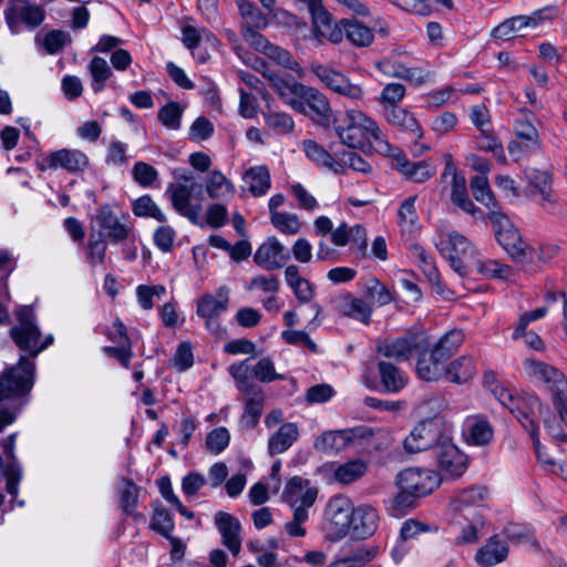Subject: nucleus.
Returning a JSON list of instances; mask_svg holds the SVG:
<instances>
[{
	"label": "nucleus",
	"mask_w": 567,
	"mask_h": 567,
	"mask_svg": "<svg viewBox=\"0 0 567 567\" xmlns=\"http://www.w3.org/2000/svg\"><path fill=\"white\" fill-rule=\"evenodd\" d=\"M255 68L260 70L262 75L270 81L271 87L293 111L308 114L320 125L328 126L331 121L332 110L328 97L313 86L305 85L295 80L288 81L277 73L270 71L264 60L256 59Z\"/></svg>",
	"instance_id": "1"
},
{
	"label": "nucleus",
	"mask_w": 567,
	"mask_h": 567,
	"mask_svg": "<svg viewBox=\"0 0 567 567\" xmlns=\"http://www.w3.org/2000/svg\"><path fill=\"white\" fill-rule=\"evenodd\" d=\"M334 131L341 144L350 148L370 146L382 155L393 151V145L384 137L378 123L360 111H347L342 118L336 120Z\"/></svg>",
	"instance_id": "2"
},
{
	"label": "nucleus",
	"mask_w": 567,
	"mask_h": 567,
	"mask_svg": "<svg viewBox=\"0 0 567 567\" xmlns=\"http://www.w3.org/2000/svg\"><path fill=\"white\" fill-rule=\"evenodd\" d=\"M492 393L529 433L535 453L540 457L537 417L542 416L544 413L548 414V408L542 403L535 393H517L515 390L502 383H495V385L492 386Z\"/></svg>",
	"instance_id": "3"
},
{
	"label": "nucleus",
	"mask_w": 567,
	"mask_h": 567,
	"mask_svg": "<svg viewBox=\"0 0 567 567\" xmlns=\"http://www.w3.org/2000/svg\"><path fill=\"white\" fill-rule=\"evenodd\" d=\"M494 236L498 245L508 254L517 265L530 257V246L523 239L519 230L501 209H491L487 213Z\"/></svg>",
	"instance_id": "4"
},
{
	"label": "nucleus",
	"mask_w": 567,
	"mask_h": 567,
	"mask_svg": "<svg viewBox=\"0 0 567 567\" xmlns=\"http://www.w3.org/2000/svg\"><path fill=\"white\" fill-rule=\"evenodd\" d=\"M436 247L456 274L467 276V268L475 261L476 250L465 236L452 231Z\"/></svg>",
	"instance_id": "5"
},
{
	"label": "nucleus",
	"mask_w": 567,
	"mask_h": 567,
	"mask_svg": "<svg viewBox=\"0 0 567 567\" xmlns=\"http://www.w3.org/2000/svg\"><path fill=\"white\" fill-rule=\"evenodd\" d=\"M34 362L21 355L17 365L6 370L0 377V402L18 398L29 392L33 385Z\"/></svg>",
	"instance_id": "6"
},
{
	"label": "nucleus",
	"mask_w": 567,
	"mask_h": 567,
	"mask_svg": "<svg viewBox=\"0 0 567 567\" xmlns=\"http://www.w3.org/2000/svg\"><path fill=\"white\" fill-rule=\"evenodd\" d=\"M352 518V502L341 495L331 497L324 509L323 528L327 537L332 542L346 537L351 529Z\"/></svg>",
	"instance_id": "7"
},
{
	"label": "nucleus",
	"mask_w": 567,
	"mask_h": 567,
	"mask_svg": "<svg viewBox=\"0 0 567 567\" xmlns=\"http://www.w3.org/2000/svg\"><path fill=\"white\" fill-rule=\"evenodd\" d=\"M449 432L437 419L420 421L404 439L403 446L409 453L435 450L441 441L446 440Z\"/></svg>",
	"instance_id": "8"
},
{
	"label": "nucleus",
	"mask_w": 567,
	"mask_h": 567,
	"mask_svg": "<svg viewBox=\"0 0 567 567\" xmlns=\"http://www.w3.org/2000/svg\"><path fill=\"white\" fill-rule=\"evenodd\" d=\"M18 324L10 329V337L17 344V347L30 354V359L37 357L34 350H37L39 339L41 338V331L37 324L35 313L30 306H19L14 310Z\"/></svg>",
	"instance_id": "9"
},
{
	"label": "nucleus",
	"mask_w": 567,
	"mask_h": 567,
	"mask_svg": "<svg viewBox=\"0 0 567 567\" xmlns=\"http://www.w3.org/2000/svg\"><path fill=\"white\" fill-rule=\"evenodd\" d=\"M310 71L322 85L332 92L353 102L363 100L364 91L361 85L352 83L346 74L336 70L331 65L313 61L310 63Z\"/></svg>",
	"instance_id": "10"
},
{
	"label": "nucleus",
	"mask_w": 567,
	"mask_h": 567,
	"mask_svg": "<svg viewBox=\"0 0 567 567\" xmlns=\"http://www.w3.org/2000/svg\"><path fill=\"white\" fill-rule=\"evenodd\" d=\"M230 289L227 286L217 288L216 293H204L196 305V315L205 322V328L213 332L221 331L220 315L228 310Z\"/></svg>",
	"instance_id": "11"
},
{
	"label": "nucleus",
	"mask_w": 567,
	"mask_h": 567,
	"mask_svg": "<svg viewBox=\"0 0 567 567\" xmlns=\"http://www.w3.org/2000/svg\"><path fill=\"white\" fill-rule=\"evenodd\" d=\"M126 215L121 217L109 205H102L96 209L94 220L97 226L95 234H101L111 244H121L130 238L134 229L132 225L126 224L123 219Z\"/></svg>",
	"instance_id": "12"
},
{
	"label": "nucleus",
	"mask_w": 567,
	"mask_h": 567,
	"mask_svg": "<svg viewBox=\"0 0 567 567\" xmlns=\"http://www.w3.org/2000/svg\"><path fill=\"white\" fill-rule=\"evenodd\" d=\"M196 188L202 189V186L197 183H169L165 189V196L168 197L176 213L187 218L192 224L203 227L204 224L200 220L202 206L192 204V195Z\"/></svg>",
	"instance_id": "13"
},
{
	"label": "nucleus",
	"mask_w": 567,
	"mask_h": 567,
	"mask_svg": "<svg viewBox=\"0 0 567 567\" xmlns=\"http://www.w3.org/2000/svg\"><path fill=\"white\" fill-rule=\"evenodd\" d=\"M6 23L12 33L33 32L45 20V9L31 1L22 7L4 8Z\"/></svg>",
	"instance_id": "14"
},
{
	"label": "nucleus",
	"mask_w": 567,
	"mask_h": 567,
	"mask_svg": "<svg viewBox=\"0 0 567 567\" xmlns=\"http://www.w3.org/2000/svg\"><path fill=\"white\" fill-rule=\"evenodd\" d=\"M440 484V475L429 468H405L396 476L398 487L405 488L419 498L431 494Z\"/></svg>",
	"instance_id": "15"
},
{
	"label": "nucleus",
	"mask_w": 567,
	"mask_h": 567,
	"mask_svg": "<svg viewBox=\"0 0 567 567\" xmlns=\"http://www.w3.org/2000/svg\"><path fill=\"white\" fill-rule=\"evenodd\" d=\"M527 367L532 377L545 385L546 390L550 392L551 401L567 395V378L557 368L542 361H528Z\"/></svg>",
	"instance_id": "16"
},
{
	"label": "nucleus",
	"mask_w": 567,
	"mask_h": 567,
	"mask_svg": "<svg viewBox=\"0 0 567 567\" xmlns=\"http://www.w3.org/2000/svg\"><path fill=\"white\" fill-rule=\"evenodd\" d=\"M422 343H424V338L421 334L406 333L395 339H385L379 342L377 351L385 358L404 361L416 353Z\"/></svg>",
	"instance_id": "17"
},
{
	"label": "nucleus",
	"mask_w": 567,
	"mask_h": 567,
	"mask_svg": "<svg viewBox=\"0 0 567 567\" xmlns=\"http://www.w3.org/2000/svg\"><path fill=\"white\" fill-rule=\"evenodd\" d=\"M318 496V489L310 485V481L300 476L291 477L282 492V499L293 511L301 507L308 512L313 506Z\"/></svg>",
	"instance_id": "18"
},
{
	"label": "nucleus",
	"mask_w": 567,
	"mask_h": 567,
	"mask_svg": "<svg viewBox=\"0 0 567 567\" xmlns=\"http://www.w3.org/2000/svg\"><path fill=\"white\" fill-rule=\"evenodd\" d=\"M385 156L392 157V167L413 183H423L435 174V167L426 161L411 162L405 154L393 146V151Z\"/></svg>",
	"instance_id": "19"
},
{
	"label": "nucleus",
	"mask_w": 567,
	"mask_h": 567,
	"mask_svg": "<svg viewBox=\"0 0 567 567\" xmlns=\"http://www.w3.org/2000/svg\"><path fill=\"white\" fill-rule=\"evenodd\" d=\"M437 465L445 475L452 477L461 476L466 470V456L452 443L450 433L446 440L434 450Z\"/></svg>",
	"instance_id": "20"
},
{
	"label": "nucleus",
	"mask_w": 567,
	"mask_h": 567,
	"mask_svg": "<svg viewBox=\"0 0 567 567\" xmlns=\"http://www.w3.org/2000/svg\"><path fill=\"white\" fill-rule=\"evenodd\" d=\"M44 162L50 169H63L70 174L83 173L90 165L87 155L76 148H61L51 152Z\"/></svg>",
	"instance_id": "21"
},
{
	"label": "nucleus",
	"mask_w": 567,
	"mask_h": 567,
	"mask_svg": "<svg viewBox=\"0 0 567 567\" xmlns=\"http://www.w3.org/2000/svg\"><path fill=\"white\" fill-rule=\"evenodd\" d=\"M285 247L276 237H268L256 250L254 261L267 271L284 267L289 256L284 254Z\"/></svg>",
	"instance_id": "22"
},
{
	"label": "nucleus",
	"mask_w": 567,
	"mask_h": 567,
	"mask_svg": "<svg viewBox=\"0 0 567 567\" xmlns=\"http://www.w3.org/2000/svg\"><path fill=\"white\" fill-rule=\"evenodd\" d=\"M383 114L386 123L398 132L411 135L415 140L423 137V130L414 114L398 105L384 106Z\"/></svg>",
	"instance_id": "23"
},
{
	"label": "nucleus",
	"mask_w": 567,
	"mask_h": 567,
	"mask_svg": "<svg viewBox=\"0 0 567 567\" xmlns=\"http://www.w3.org/2000/svg\"><path fill=\"white\" fill-rule=\"evenodd\" d=\"M447 176H452V202L465 213L475 215L480 209L468 198L466 189V178L463 174H460L457 172V168L452 162V159H449L445 163L444 172L442 174L443 178Z\"/></svg>",
	"instance_id": "24"
},
{
	"label": "nucleus",
	"mask_w": 567,
	"mask_h": 567,
	"mask_svg": "<svg viewBox=\"0 0 567 567\" xmlns=\"http://www.w3.org/2000/svg\"><path fill=\"white\" fill-rule=\"evenodd\" d=\"M417 353L416 374L424 381H439L445 378L446 361L441 359L432 349L422 346Z\"/></svg>",
	"instance_id": "25"
},
{
	"label": "nucleus",
	"mask_w": 567,
	"mask_h": 567,
	"mask_svg": "<svg viewBox=\"0 0 567 567\" xmlns=\"http://www.w3.org/2000/svg\"><path fill=\"white\" fill-rule=\"evenodd\" d=\"M215 524L221 535L224 546H226L234 556H237L241 549L240 522L226 512H218L215 515Z\"/></svg>",
	"instance_id": "26"
},
{
	"label": "nucleus",
	"mask_w": 567,
	"mask_h": 567,
	"mask_svg": "<svg viewBox=\"0 0 567 567\" xmlns=\"http://www.w3.org/2000/svg\"><path fill=\"white\" fill-rule=\"evenodd\" d=\"M250 40L249 44L256 50L262 51L265 55L276 61L284 68L291 70L297 73L299 78L305 75V70L300 64L292 58L289 51L275 45L268 41V38H247Z\"/></svg>",
	"instance_id": "27"
},
{
	"label": "nucleus",
	"mask_w": 567,
	"mask_h": 567,
	"mask_svg": "<svg viewBox=\"0 0 567 567\" xmlns=\"http://www.w3.org/2000/svg\"><path fill=\"white\" fill-rule=\"evenodd\" d=\"M379 515L374 507L361 505L353 507L351 532L354 538L365 539L372 536L378 528Z\"/></svg>",
	"instance_id": "28"
},
{
	"label": "nucleus",
	"mask_w": 567,
	"mask_h": 567,
	"mask_svg": "<svg viewBox=\"0 0 567 567\" xmlns=\"http://www.w3.org/2000/svg\"><path fill=\"white\" fill-rule=\"evenodd\" d=\"M355 437L354 429L323 432L313 443L317 451L333 454L343 451Z\"/></svg>",
	"instance_id": "29"
},
{
	"label": "nucleus",
	"mask_w": 567,
	"mask_h": 567,
	"mask_svg": "<svg viewBox=\"0 0 567 567\" xmlns=\"http://www.w3.org/2000/svg\"><path fill=\"white\" fill-rule=\"evenodd\" d=\"M507 555V544L499 540L497 535H493L487 539L486 544L477 550L475 560L481 566L492 567L505 560Z\"/></svg>",
	"instance_id": "30"
},
{
	"label": "nucleus",
	"mask_w": 567,
	"mask_h": 567,
	"mask_svg": "<svg viewBox=\"0 0 567 567\" xmlns=\"http://www.w3.org/2000/svg\"><path fill=\"white\" fill-rule=\"evenodd\" d=\"M377 365L380 382L385 392L399 393L405 388L408 384V377L395 364L380 360Z\"/></svg>",
	"instance_id": "31"
},
{
	"label": "nucleus",
	"mask_w": 567,
	"mask_h": 567,
	"mask_svg": "<svg viewBox=\"0 0 567 567\" xmlns=\"http://www.w3.org/2000/svg\"><path fill=\"white\" fill-rule=\"evenodd\" d=\"M245 396V410L241 416V423L246 429H254L259 423L262 414L265 395L260 386L252 388L243 393Z\"/></svg>",
	"instance_id": "32"
},
{
	"label": "nucleus",
	"mask_w": 567,
	"mask_h": 567,
	"mask_svg": "<svg viewBox=\"0 0 567 567\" xmlns=\"http://www.w3.org/2000/svg\"><path fill=\"white\" fill-rule=\"evenodd\" d=\"M333 302L340 313L364 323L370 321L371 308L362 299L355 298L351 293H343L338 296Z\"/></svg>",
	"instance_id": "33"
},
{
	"label": "nucleus",
	"mask_w": 567,
	"mask_h": 567,
	"mask_svg": "<svg viewBox=\"0 0 567 567\" xmlns=\"http://www.w3.org/2000/svg\"><path fill=\"white\" fill-rule=\"evenodd\" d=\"M302 148L306 156L318 166L326 167L334 173L341 171V166L337 164L338 157L334 155L333 144H330V151H327L316 141L306 140L302 143Z\"/></svg>",
	"instance_id": "34"
},
{
	"label": "nucleus",
	"mask_w": 567,
	"mask_h": 567,
	"mask_svg": "<svg viewBox=\"0 0 567 567\" xmlns=\"http://www.w3.org/2000/svg\"><path fill=\"white\" fill-rule=\"evenodd\" d=\"M411 252L414 258L417 260V265L422 270L423 275L426 277L429 282L435 288L437 293L443 292V284L441 281V276L439 269L435 265L434 258L429 255L425 249L421 245H412Z\"/></svg>",
	"instance_id": "35"
},
{
	"label": "nucleus",
	"mask_w": 567,
	"mask_h": 567,
	"mask_svg": "<svg viewBox=\"0 0 567 567\" xmlns=\"http://www.w3.org/2000/svg\"><path fill=\"white\" fill-rule=\"evenodd\" d=\"M543 19V11H535L530 16L512 17L496 25L492 31V35H508L509 33L517 32L523 28H535Z\"/></svg>",
	"instance_id": "36"
},
{
	"label": "nucleus",
	"mask_w": 567,
	"mask_h": 567,
	"mask_svg": "<svg viewBox=\"0 0 567 567\" xmlns=\"http://www.w3.org/2000/svg\"><path fill=\"white\" fill-rule=\"evenodd\" d=\"M416 196L405 198L398 210L401 233L408 237L414 236L419 230V216L415 208Z\"/></svg>",
	"instance_id": "37"
},
{
	"label": "nucleus",
	"mask_w": 567,
	"mask_h": 567,
	"mask_svg": "<svg viewBox=\"0 0 567 567\" xmlns=\"http://www.w3.org/2000/svg\"><path fill=\"white\" fill-rule=\"evenodd\" d=\"M476 373V367L473 358L461 355L449 365H446L445 378L453 383H465Z\"/></svg>",
	"instance_id": "38"
},
{
	"label": "nucleus",
	"mask_w": 567,
	"mask_h": 567,
	"mask_svg": "<svg viewBox=\"0 0 567 567\" xmlns=\"http://www.w3.org/2000/svg\"><path fill=\"white\" fill-rule=\"evenodd\" d=\"M307 9L311 17L313 35H327L332 31L333 17L324 7L323 0H315Z\"/></svg>",
	"instance_id": "39"
},
{
	"label": "nucleus",
	"mask_w": 567,
	"mask_h": 567,
	"mask_svg": "<svg viewBox=\"0 0 567 567\" xmlns=\"http://www.w3.org/2000/svg\"><path fill=\"white\" fill-rule=\"evenodd\" d=\"M298 427L293 423L282 424L268 441L270 455L280 454L287 451L298 439Z\"/></svg>",
	"instance_id": "40"
},
{
	"label": "nucleus",
	"mask_w": 567,
	"mask_h": 567,
	"mask_svg": "<svg viewBox=\"0 0 567 567\" xmlns=\"http://www.w3.org/2000/svg\"><path fill=\"white\" fill-rule=\"evenodd\" d=\"M468 441L474 445H486L493 439V429L489 422L482 416L468 417L465 422Z\"/></svg>",
	"instance_id": "41"
},
{
	"label": "nucleus",
	"mask_w": 567,
	"mask_h": 567,
	"mask_svg": "<svg viewBox=\"0 0 567 567\" xmlns=\"http://www.w3.org/2000/svg\"><path fill=\"white\" fill-rule=\"evenodd\" d=\"M463 516L468 522V524L462 527L460 534L455 537L454 543L457 546L477 543L480 539L478 530L485 524L483 515L480 514L476 509H473Z\"/></svg>",
	"instance_id": "42"
},
{
	"label": "nucleus",
	"mask_w": 567,
	"mask_h": 567,
	"mask_svg": "<svg viewBox=\"0 0 567 567\" xmlns=\"http://www.w3.org/2000/svg\"><path fill=\"white\" fill-rule=\"evenodd\" d=\"M368 471V463L361 458H354L340 464L333 473L334 480L343 485L352 484L362 478Z\"/></svg>",
	"instance_id": "43"
},
{
	"label": "nucleus",
	"mask_w": 567,
	"mask_h": 567,
	"mask_svg": "<svg viewBox=\"0 0 567 567\" xmlns=\"http://www.w3.org/2000/svg\"><path fill=\"white\" fill-rule=\"evenodd\" d=\"M485 492L486 489L481 486L462 489L453 501V508L463 515L473 509L477 511V505L483 501Z\"/></svg>",
	"instance_id": "44"
},
{
	"label": "nucleus",
	"mask_w": 567,
	"mask_h": 567,
	"mask_svg": "<svg viewBox=\"0 0 567 567\" xmlns=\"http://www.w3.org/2000/svg\"><path fill=\"white\" fill-rule=\"evenodd\" d=\"M464 342V333L462 330L453 329L444 333L437 342L431 348L444 361L454 355L461 344Z\"/></svg>",
	"instance_id": "45"
},
{
	"label": "nucleus",
	"mask_w": 567,
	"mask_h": 567,
	"mask_svg": "<svg viewBox=\"0 0 567 567\" xmlns=\"http://www.w3.org/2000/svg\"><path fill=\"white\" fill-rule=\"evenodd\" d=\"M244 179L249 185V192L256 197L264 196L270 188V173L265 165L249 168Z\"/></svg>",
	"instance_id": "46"
},
{
	"label": "nucleus",
	"mask_w": 567,
	"mask_h": 567,
	"mask_svg": "<svg viewBox=\"0 0 567 567\" xmlns=\"http://www.w3.org/2000/svg\"><path fill=\"white\" fill-rule=\"evenodd\" d=\"M107 250V240L101 234H95L92 227L85 246V259L91 267L104 264Z\"/></svg>",
	"instance_id": "47"
},
{
	"label": "nucleus",
	"mask_w": 567,
	"mask_h": 567,
	"mask_svg": "<svg viewBox=\"0 0 567 567\" xmlns=\"http://www.w3.org/2000/svg\"><path fill=\"white\" fill-rule=\"evenodd\" d=\"M529 258H526L524 261H519L518 266L528 272H535L539 269V264H546L554 259L558 254V247L555 245H540L538 248H534L530 246Z\"/></svg>",
	"instance_id": "48"
},
{
	"label": "nucleus",
	"mask_w": 567,
	"mask_h": 567,
	"mask_svg": "<svg viewBox=\"0 0 567 567\" xmlns=\"http://www.w3.org/2000/svg\"><path fill=\"white\" fill-rule=\"evenodd\" d=\"M404 55H406L405 51L395 49L388 56L377 61L374 65L384 75L401 79L408 68L402 60Z\"/></svg>",
	"instance_id": "49"
},
{
	"label": "nucleus",
	"mask_w": 567,
	"mask_h": 567,
	"mask_svg": "<svg viewBox=\"0 0 567 567\" xmlns=\"http://www.w3.org/2000/svg\"><path fill=\"white\" fill-rule=\"evenodd\" d=\"M132 212L136 217L153 218L158 223H166L167 217L154 202L151 195H142L132 203Z\"/></svg>",
	"instance_id": "50"
},
{
	"label": "nucleus",
	"mask_w": 567,
	"mask_h": 567,
	"mask_svg": "<svg viewBox=\"0 0 567 567\" xmlns=\"http://www.w3.org/2000/svg\"><path fill=\"white\" fill-rule=\"evenodd\" d=\"M514 131L516 138L525 144L527 152L540 150L539 134L536 127L526 118L515 121Z\"/></svg>",
	"instance_id": "51"
},
{
	"label": "nucleus",
	"mask_w": 567,
	"mask_h": 567,
	"mask_svg": "<svg viewBox=\"0 0 567 567\" xmlns=\"http://www.w3.org/2000/svg\"><path fill=\"white\" fill-rule=\"evenodd\" d=\"M205 188L212 199L231 196L235 192L234 185L219 171H213L209 174Z\"/></svg>",
	"instance_id": "52"
},
{
	"label": "nucleus",
	"mask_w": 567,
	"mask_h": 567,
	"mask_svg": "<svg viewBox=\"0 0 567 567\" xmlns=\"http://www.w3.org/2000/svg\"><path fill=\"white\" fill-rule=\"evenodd\" d=\"M334 155L338 157L337 164L341 166V171L338 174H344L346 168H351L365 175L372 172L371 164L353 151L343 150L342 152H334Z\"/></svg>",
	"instance_id": "53"
},
{
	"label": "nucleus",
	"mask_w": 567,
	"mask_h": 567,
	"mask_svg": "<svg viewBox=\"0 0 567 567\" xmlns=\"http://www.w3.org/2000/svg\"><path fill=\"white\" fill-rule=\"evenodd\" d=\"M417 499L419 497L413 493L406 492L405 488H399L398 494L391 498L388 511L393 517L405 516L415 508Z\"/></svg>",
	"instance_id": "54"
},
{
	"label": "nucleus",
	"mask_w": 567,
	"mask_h": 567,
	"mask_svg": "<svg viewBox=\"0 0 567 567\" xmlns=\"http://www.w3.org/2000/svg\"><path fill=\"white\" fill-rule=\"evenodd\" d=\"M123 488L120 493V504L122 511L127 515L132 516L135 520L143 518V516L135 512L137 506L138 486L131 480L123 481Z\"/></svg>",
	"instance_id": "55"
},
{
	"label": "nucleus",
	"mask_w": 567,
	"mask_h": 567,
	"mask_svg": "<svg viewBox=\"0 0 567 567\" xmlns=\"http://www.w3.org/2000/svg\"><path fill=\"white\" fill-rule=\"evenodd\" d=\"M471 190L474 198L485 205L489 210L496 209L498 204L495 195L491 190L487 177L485 175H477L471 179Z\"/></svg>",
	"instance_id": "56"
},
{
	"label": "nucleus",
	"mask_w": 567,
	"mask_h": 567,
	"mask_svg": "<svg viewBox=\"0 0 567 567\" xmlns=\"http://www.w3.org/2000/svg\"><path fill=\"white\" fill-rule=\"evenodd\" d=\"M473 264H475L477 271L486 278L507 280L514 272L512 266L502 264L495 259L485 261L475 259Z\"/></svg>",
	"instance_id": "57"
},
{
	"label": "nucleus",
	"mask_w": 567,
	"mask_h": 567,
	"mask_svg": "<svg viewBox=\"0 0 567 567\" xmlns=\"http://www.w3.org/2000/svg\"><path fill=\"white\" fill-rule=\"evenodd\" d=\"M89 71L92 76L91 86L93 92H101L104 89L106 81L112 75L111 68L103 58L94 56L89 64Z\"/></svg>",
	"instance_id": "58"
},
{
	"label": "nucleus",
	"mask_w": 567,
	"mask_h": 567,
	"mask_svg": "<svg viewBox=\"0 0 567 567\" xmlns=\"http://www.w3.org/2000/svg\"><path fill=\"white\" fill-rule=\"evenodd\" d=\"M476 141V147L484 152H492L495 157H497L501 161H505L504 150L498 141V138L495 136L493 130L485 128L481 130L480 134L475 137Z\"/></svg>",
	"instance_id": "59"
},
{
	"label": "nucleus",
	"mask_w": 567,
	"mask_h": 567,
	"mask_svg": "<svg viewBox=\"0 0 567 567\" xmlns=\"http://www.w3.org/2000/svg\"><path fill=\"white\" fill-rule=\"evenodd\" d=\"M266 125L278 134L286 135L293 131L295 122L292 117L285 112H266L264 113Z\"/></svg>",
	"instance_id": "60"
},
{
	"label": "nucleus",
	"mask_w": 567,
	"mask_h": 567,
	"mask_svg": "<svg viewBox=\"0 0 567 567\" xmlns=\"http://www.w3.org/2000/svg\"><path fill=\"white\" fill-rule=\"evenodd\" d=\"M249 359H246L241 362L233 363L229 368V374L234 378L236 382L237 390L243 394L252 388H258L259 385L254 383L249 378V368L247 365Z\"/></svg>",
	"instance_id": "61"
},
{
	"label": "nucleus",
	"mask_w": 567,
	"mask_h": 567,
	"mask_svg": "<svg viewBox=\"0 0 567 567\" xmlns=\"http://www.w3.org/2000/svg\"><path fill=\"white\" fill-rule=\"evenodd\" d=\"M183 107L177 102H169L158 110L157 118L166 127L178 130L182 124Z\"/></svg>",
	"instance_id": "62"
},
{
	"label": "nucleus",
	"mask_w": 567,
	"mask_h": 567,
	"mask_svg": "<svg viewBox=\"0 0 567 567\" xmlns=\"http://www.w3.org/2000/svg\"><path fill=\"white\" fill-rule=\"evenodd\" d=\"M132 176L140 186L152 187L158 179V172L148 163L136 162L132 169Z\"/></svg>",
	"instance_id": "63"
},
{
	"label": "nucleus",
	"mask_w": 567,
	"mask_h": 567,
	"mask_svg": "<svg viewBox=\"0 0 567 567\" xmlns=\"http://www.w3.org/2000/svg\"><path fill=\"white\" fill-rule=\"evenodd\" d=\"M229 441L230 434L228 430L220 426L214 429L207 434L205 444L210 453L219 454L229 445Z\"/></svg>",
	"instance_id": "64"
}]
</instances>
